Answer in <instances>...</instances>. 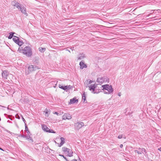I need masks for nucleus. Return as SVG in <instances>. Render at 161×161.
<instances>
[{
	"label": "nucleus",
	"instance_id": "f257e3e1",
	"mask_svg": "<svg viewBox=\"0 0 161 161\" xmlns=\"http://www.w3.org/2000/svg\"><path fill=\"white\" fill-rule=\"evenodd\" d=\"M18 51L19 53H22L24 55L28 57H31L32 55V51L31 47L29 46H26L24 49L21 48H19Z\"/></svg>",
	"mask_w": 161,
	"mask_h": 161
},
{
	"label": "nucleus",
	"instance_id": "f03ea898",
	"mask_svg": "<svg viewBox=\"0 0 161 161\" xmlns=\"http://www.w3.org/2000/svg\"><path fill=\"white\" fill-rule=\"evenodd\" d=\"M102 87L103 88L102 90L104 94H113L114 89L111 85L105 84L102 85Z\"/></svg>",
	"mask_w": 161,
	"mask_h": 161
},
{
	"label": "nucleus",
	"instance_id": "7ed1b4c3",
	"mask_svg": "<svg viewBox=\"0 0 161 161\" xmlns=\"http://www.w3.org/2000/svg\"><path fill=\"white\" fill-rule=\"evenodd\" d=\"M97 82L100 84H102L105 82H109V79L107 77L104 76L103 77H99L97 79Z\"/></svg>",
	"mask_w": 161,
	"mask_h": 161
},
{
	"label": "nucleus",
	"instance_id": "20e7f679",
	"mask_svg": "<svg viewBox=\"0 0 161 161\" xmlns=\"http://www.w3.org/2000/svg\"><path fill=\"white\" fill-rule=\"evenodd\" d=\"M42 130H43L44 131L49 133H55V132L53 130L49 129L47 127L46 125L45 124L42 125Z\"/></svg>",
	"mask_w": 161,
	"mask_h": 161
},
{
	"label": "nucleus",
	"instance_id": "39448f33",
	"mask_svg": "<svg viewBox=\"0 0 161 161\" xmlns=\"http://www.w3.org/2000/svg\"><path fill=\"white\" fill-rule=\"evenodd\" d=\"M134 152L135 153H137L138 154L143 153L144 155H145L147 153L146 150L144 148H141L140 147L138 148V150H135Z\"/></svg>",
	"mask_w": 161,
	"mask_h": 161
},
{
	"label": "nucleus",
	"instance_id": "423d86ee",
	"mask_svg": "<svg viewBox=\"0 0 161 161\" xmlns=\"http://www.w3.org/2000/svg\"><path fill=\"white\" fill-rule=\"evenodd\" d=\"M13 40L17 44L20 46H21L23 43L22 42L19 41V39L18 37L15 36H13Z\"/></svg>",
	"mask_w": 161,
	"mask_h": 161
},
{
	"label": "nucleus",
	"instance_id": "0eeeda50",
	"mask_svg": "<svg viewBox=\"0 0 161 161\" xmlns=\"http://www.w3.org/2000/svg\"><path fill=\"white\" fill-rule=\"evenodd\" d=\"M72 118L71 115L69 113H65L62 116V119L66 120L70 119Z\"/></svg>",
	"mask_w": 161,
	"mask_h": 161
},
{
	"label": "nucleus",
	"instance_id": "6e6552de",
	"mask_svg": "<svg viewBox=\"0 0 161 161\" xmlns=\"http://www.w3.org/2000/svg\"><path fill=\"white\" fill-rule=\"evenodd\" d=\"M74 125L75 128L79 129L84 125V123L82 122H77Z\"/></svg>",
	"mask_w": 161,
	"mask_h": 161
},
{
	"label": "nucleus",
	"instance_id": "1a4fd4ad",
	"mask_svg": "<svg viewBox=\"0 0 161 161\" xmlns=\"http://www.w3.org/2000/svg\"><path fill=\"white\" fill-rule=\"evenodd\" d=\"M59 87L61 88L64 91H67V90L70 89L71 87V86H62L60 85H59Z\"/></svg>",
	"mask_w": 161,
	"mask_h": 161
},
{
	"label": "nucleus",
	"instance_id": "9d476101",
	"mask_svg": "<svg viewBox=\"0 0 161 161\" xmlns=\"http://www.w3.org/2000/svg\"><path fill=\"white\" fill-rule=\"evenodd\" d=\"M89 90L90 91H92V92L93 93H97V92L95 91V88L96 86L95 85H91L89 86H88Z\"/></svg>",
	"mask_w": 161,
	"mask_h": 161
},
{
	"label": "nucleus",
	"instance_id": "9b49d317",
	"mask_svg": "<svg viewBox=\"0 0 161 161\" xmlns=\"http://www.w3.org/2000/svg\"><path fill=\"white\" fill-rule=\"evenodd\" d=\"M28 69L29 70H34L38 69L39 68L36 66H34L32 65H30L28 66Z\"/></svg>",
	"mask_w": 161,
	"mask_h": 161
},
{
	"label": "nucleus",
	"instance_id": "f8f14e48",
	"mask_svg": "<svg viewBox=\"0 0 161 161\" xmlns=\"http://www.w3.org/2000/svg\"><path fill=\"white\" fill-rule=\"evenodd\" d=\"M80 68L81 69H82L83 68L87 67V65L82 61L80 62Z\"/></svg>",
	"mask_w": 161,
	"mask_h": 161
},
{
	"label": "nucleus",
	"instance_id": "ddd939ff",
	"mask_svg": "<svg viewBox=\"0 0 161 161\" xmlns=\"http://www.w3.org/2000/svg\"><path fill=\"white\" fill-rule=\"evenodd\" d=\"M60 140L61 141V142H60V143L59 144H58V143H57L58 144V147H60L62 146L65 142V139L64 137H61L60 138Z\"/></svg>",
	"mask_w": 161,
	"mask_h": 161
},
{
	"label": "nucleus",
	"instance_id": "4468645a",
	"mask_svg": "<svg viewBox=\"0 0 161 161\" xmlns=\"http://www.w3.org/2000/svg\"><path fill=\"white\" fill-rule=\"evenodd\" d=\"M3 72L2 73V75L5 79L7 78V75L8 73L7 72V71H3Z\"/></svg>",
	"mask_w": 161,
	"mask_h": 161
},
{
	"label": "nucleus",
	"instance_id": "2eb2a0df",
	"mask_svg": "<svg viewBox=\"0 0 161 161\" xmlns=\"http://www.w3.org/2000/svg\"><path fill=\"white\" fill-rule=\"evenodd\" d=\"M29 134L26 135L25 138L27 140L29 141H31V142H33V141L32 138L29 135Z\"/></svg>",
	"mask_w": 161,
	"mask_h": 161
},
{
	"label": "nucleus",
	"instance_id": "dca6fc26",
	"mask_svg": "<svg viewBox=\"0 0 161 161\" xmlns=\"http://www.w3.org/2000/svg\"><path fill=\"white\" fill-rule=\"evenodd\" d=\"M19 8L21 12L25 14H26V9L24 7H19Z\"/></svg>",
	"mask_w": 161,
	"mask_h": 161
},
{
	"label": "nucleus",
	"instance_id": "f3484780",
	"mask_svg": "<svg viewBox=\"0 0 161 161\" xmlns=\"http://www.w3.org/2000/svg\"><path fill=\"white\" fill-rule=\"evenodd\" d=\"M78 101L77 99L75 98H74L70 99L69 103L70 104L74 103L76 102H77Z\"/></svg>",
	"mask_w": 161,
	"mask_h": 161
},
{
	"label": "nucleus",
	"instance_id": "a211bd4d",
	"mask_svg": "<svg viewBox=\"0 0 161 161\" xmlns=\"http://www.w3.org/2000/svg\"><path fill=\"white\" fill-rule=\"evenodd\" d=\"M66 153H68V156L71 157L73 156V152L71 150L69 149Z\"/></svg>",
	"mask_w": 161,
	"mask_h": 161
},
{
	"label": "nucleus",
	"instance_id": "6ab92c4d",
	"mask_svg": "<svg viewBox=\"0 0 161 161\" xmlns=\"http://www.w3.org/2000/svg\"><path fill=\"white\" fill-rule=\"evenodd\" d=\"M92 82V81L91 80H90L89 82L88 80L85 81V85L86 86V87H88V84H91Z\"/></svg>",
	"mask_w": 161,
	"mask_h": 161
},
{
	"label": "nucleus",
	"instance_id": "aec40b11",
	"mask_svg": "<svg viewBox=\"0 0 161 161\" xmlns=\"http://www.w3.org/2000/svg\"><path fill=\"white\" fill-rule=\"evenodd\" d=\"M12 5L16 7L17 8L19 7V3L15 2H13L12 3Z\"/></svg>",
	"mask_w": 161,
	"mask_h": 161
},
{
	"label": "nucleus",
	"instance_id": "412c9836",
	"mask_svg": "<svg viewBox=\"0 0 161 161\" xmlns=\"http://www.w3.org/2000/svg\"><path fill=\"white\" fill-rule=\"evenodd\" d=\"M51 84H52L53 85V86L55 87L57 85L58 81L56 80H54L53 81H51Z\"/></svg>",
	"mask_w": 161,
	"mask_h": 161
},
{
	"label": "nucleus",
	"instance_id": "4be33fe9",
	"mask_svg": "<svg viewBox=\"0 0 161 161\" xmlns=\"http://www.w3.org/2000/svg\"><path fill=\"white\" fill-rule=\"evenodd\" d=\"M39 51L41 52H44L46 50L45 48H43V47H40L39 48Z\"/></svg>",
	"mask_w": 161,
	"mask_h": 161
},
{
	"label": "nucleus",
	"instance_id": "5701e85b",
	"mask_svg": "<svg viewBox=\"0 0 161 161\" xmlns=\"http://www.w3.org/2000/svg\"><path fill=\"white\" fill-rule=\"evenodd\" d=\"M82 99L84 100V102H85V101H86V97L85 94V92H84L82 95Z\"/></svg>",
	"mask_w": 161,
	"mask_h": 161
},
{
	"label": "nucleus",
	"instance_id": "b1692460",
	"mask_svg": "<svg viewBox=\"0 0 161 161\" xmlns=\"http://www.w3.org/2000/svg\"><path fill=\"white\" fill-rule=\"evenodd\" d=\"M68 149H69V148H68L65 147H63L62 148L63 151L64 152L66 153V152H67V151Z\"/></svg>",
	"mask_w": 161,
	"mask_h": 161
},
{
	"label": "nucleus",
	"instance_id": "393cba45",
	"mask_svg": "<svg viewBox=\"0 0 161 161\" xmlns=\"http://www.w3.org/2000/svg\"><path fill=\"white\" fill-rule=\"evenodd\" d=\"M25 130L26 131V132L27 133V134H29L30 133V132L28 130L27 126L26 125H25Z\"/></svg>",
	"mask_w": 161,
	"mask_h": 161
},
{
	"label": "nucleus",
	"instance_id": "a878e982",
	"mask_svg": "<svg viewBox=\"0 0 161 161\" xmlns=\"http://www.w3.org/2000/svg\"><path fill=\"white\" fill-rule=\"evenodd\" d=\"M14 34V33L12 32L10 33V35L8 37V38L10 39H11L13 37Z\"/></svg>",
	"mask_w": 161,
	"mask_h": 161
},
{
	"label": "nucleus",
	"instance_id": "bb28decb",
	"mask_svg": "<svg viewBox=\"0 0 161 161\" xmlns=\"http://www.w3.org/2000/svg\"><path fill=\"white\" fill-rule=\"evenodd\" d=\"M123 137H124L123 136V135H119L118 137V138L119 139H121Z\"/></svg>",
	"mask_w": 161,
	"mask_h": 161
},
{
	"label": "nucleus",
	"instance_id": "cd10ccee",
	"mask_svg": "<svg viewBox=\"0 0 161 161\" xmlns=\"http://www.w3.org/2000/svg\"><path fill=\"white\" fill-rule=\"evenodd\" d=\"M22 119L23 120V122H24V123H25V125H26V124H25L26 121L25 120V119H24V118H23V117L22 116Z\"/></svg>",
	"mask_w": 161,
	"mask_h": 161
},
{
	"label": "nucleus",
	"instance_id": "c85d7f7f",
	"mask_svg": "<svg viewBox=\"0 0 161 161\" xmlns=\"http://www.w3.org/2000/svg\"><path fill=\"white\" fill-rule=\"evenodd\" d=\"M16 118L19 119H20V117L19 116V115L18 114H16L15 116Z\"/></svg>",
	"mask_w": 161,
	"mask_h": 161
},
{
	"label": "nucleus",
	"instance_id": "c756f323",
	"mask_svg": "<svg viewBox=\"0 0 161 161\" xmlns=\"http://www.w3.org/2000/svg\"><path fill=\"white\" fill-rule=\"evenodd\" d=\"M25 136H26V135L22 134V135L21 136V137H22L23 138H25Z\"/></svg>",
	"mask_w": 161,
	"mask_h": 161
},
{
	"label": "nucleus",
	"instance_id": "7c9ffc66",
	"mask_svg": "<svg viewBox=\"0 0 161 161\" xmlns=\"http://www.w3.org/2000/svg\"><path fill=\"white\" fill-rule=\"evenodd\" d=\"M54 114H57V115H58L59 114L57 112H55Z\"/></svg>",
	"mask_w": 161,
	"mask_h": 161
},
{
	"label": "nucleus",
	"instance_id": "2f4dec72",
	"mask_svg": "<svg viewBox=\"0 0 161 161\" xmlns=\"http://www.w3.org/2000/svg\"><path fill=\"white\" fill-rule=\"evenodd\" d=\"M62 156L67 161H68L67 160V158H66V157H64V155H63Z\"/></svg>",
	"mask_w": 161,
	"mask_h": 161
},
{
	"label": "nucleus",
	"instance_id": "473e14b6",
	"mask_svg": "<svg viewBox=\"0 0 161 161\" xmlns=\"http://www.w3.org/2000/svg\"><path fill=\"white\" fill-rule=\"evenodd\" d=\"M118 95L119 96H121V93H120V92H119L118 93Z\"/></svg>",
	"mask_w": 161,
	"mask_h": 161
},
{
	"label": "nucleus",
	"instance_id": "72a5a7b5",
	"mask_svg": "<svg viewBox=\"0 0 161 161\" xmlns=\"http://www.w3.org/2000/svg\"><path fill=\"white\" fill-rule=\"evenodd\" d=\"M123 147V145L122 144H120V148H122Z\"/></svg>",
	"mask_w": 161,
	"mask_h": 161
},
{
	"label": "nucleus",
	"instance_id": "f704fd0d",
	"mask_svg": "<svg viewBox=\"0 0 161 161\" xmlns=\"http://www.w3.org/2000/svg\"><path fill=\"white\" fill-rule=\"evenodd\" d=\"M7 122L9 123H12V122L10 120H8L7 121Z\"/></svg>",
	"mask_w": 161,
	"mask_h": 161
},
{
	"label": "nucleus",
	"instance_id": "c9c22d12",
	"mask_svg": "<svg viewBox=\"0 0 161 161\" xmlns=\"http://www.w3.org/2000/svg\"><path fill=\"white\" fill-rule=\"evenodd\" d=\"M158 150L161 152V147L159 148H158Z\"/></svg>",
	"mask_w": 161,
	"mask_h": 161
},
{
	"label": "nucleus",
	"instance_id": "e433bc0d",
	"mask_svg": "<svg viewBox=\"0 0 161 161\" xmlns=\"http://www.w3.org/2000/svg\"><path fill=\"white\" fill-rule=\"evenodd\" d=\"M0 150L4 151L3 150L1 147H0Z\"/></svg>",
	"mask_w": 161,
	"mask_h": 161
},
{
	"label": "nucleus",
	"instance_id": "4c0bfd02",
	"mask_svg": "<svg viewBox=\"0 0 161 161\" xmlns=\"http://www.w3.org/2000/svg\"><path fill=\"white\" fill-rule=\"evenodd\" d=\"M22 135V134H20L19 135V137H21V136Z\"/></svg>",
	"mask_w": 161,
	"mask_h": 161
},
{
	"label": "nucleus",
	"instance_id": "58836bf2",
	"mask_svg": "<svg viewBox=\"0 0 161 161\" xmlns=\"http://www.w3.org/2000/svg\"><path fill=\"white\" fill-rule=\"evenodd\" d=\"M9 119H10V120H12V119L11 118H8Z\"/></svg>",
	"mask_w": 161,
	"mask_h": 161
},
{
	"label": "nucleus",
	"instance_id": "ea45409f",
	"mask_svg": "<svg viewBox=\"0 0 161 161\" xmlns=\"http://www.w3.org/2000/svg\"><path fill=\"white\" fill-rule=\"evenodd\" d=\"M0 106L2 107H4V108H5V107L3 106H1V105H0Z\"/></svg>",
	"mask_w": 161,
	"mask_h": 161
},
{
	"label": "nucleus",
	"instance_id": "a19ab883",
	"mask_svg": "<svg viewBox=\"0 0 161 161\" xmlns=\"http://www.w3.org/2000/svg\"><path fill=\"white\" fill-rule=\"evenodd\" d=\"M0 106L2 107H4V108H5V107L3 106H1V105H0Z\"/></svg>",
	"mask_w": 161,
	"mask_h": 161
},
{
	"label": "nucleus",
	"instance_id": "79ce46f5",
	"mask_svg": "<svg viewBox=\"0 0 161 161\" xmlns=\"http://www.w3.org/2000/svg\"><path fill=\"white\" fill-rule=\"evenodd\" d=\"M16 127H17L18 128V127H18V125H17V124H16Z\"/></svg>",
	"mask_w": 161,
	"mask_h": 161
},
{
	"label": "nucleus",
	"instance_id": "37998d69",
	"mask_svg": "<svg viewBox=\"0 0 161 161\" xmlns=\"http://www.w3.org/2000/svg\"><path fill=\"white\" fill-rule=\"evenodd\" d=\"M55 143L56 144L57 143V142H56L55 141Z\"/></svg>",
	"mask_w": 161,
	"mask_h": 161
},
{
	"label": "nucleus",
	"instance_id": "c03bdc74",
	"mask_svg": "<svg viewBox=\"0 0 161 161\" xmlns=\"http://www.w3.org/2000/svg\"><path fill=\"white\" fill-rule=\"evenodd\" d=\"M7 109H9L8 107Z\"/></svg>",
	"mask_w": 161,
	"mask_h": 161
},
{
	"label": "nucleus",
	"instance_id": "a18cd8bd",
	"mask_svg": "<svg viewBox=\"0 0 161 161\" xmlns=\"http://www.w3.org/2000/svg\"><path fill=\"white\" fill-rule=\"evenodd\" d=\"M124 139H125V137H124Z\"/></svg>",
	"mask_w": 161,
	"mask_h": 161
}]
</instances>
